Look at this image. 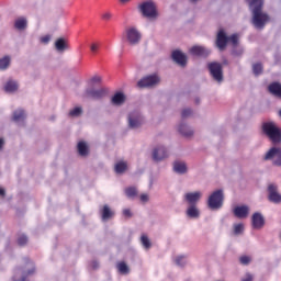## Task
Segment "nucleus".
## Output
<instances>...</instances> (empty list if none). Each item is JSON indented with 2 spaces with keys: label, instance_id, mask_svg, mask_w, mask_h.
Returning <instances> with one entry per match:
<instances>
[{
  "label": "nucleus",
  "instance_id": "obj_46",
  "mask_svg": "<svg viewBox=\"0 0 281 281\" xmlns=\"http://www.w3.org/2000/svg\"><path fill=\"white\" fill-rule=\"evenodd\" d=\"M91 82H93L94 85L100 83V82H102V77L94 76V77L91 78Z\"/></svg>",
  "mask_w": 281,
  "mask_h": 281
},
{
  "label": "nucleus",
  "instance_id": "obj_21",
  "mask_svg": "<svg viewBox=\"0 0 281 281\" xmlns=\"http://www.w3.org/2000/svg\"><path fill=\"white\" fill-rule=\"evenodd\" d=\"M100 212H101L102 221H109L110 218H113V216H114L113 211L111 210V207L108 204L103 205V207L101 209Z\"/></svg>",
  "mask_w": 281,
  "mask_h": 281
},
{
  "label": "nucleus",
  "instance_id": "obj_47",
  "mask_svg": "<svg viewBox=\"0 0 281 281\" xmlns=\"http://www.w3.org/2000/svg\"><path fill=\"white\" fill-rule=\"evenodd\" d=\"M241 281H254V276L251 273H246Z\"/></svg>",
  "mask_w": 281,
  "mask_h": 281
},
{
  "label": "nucleus",
  "instance_id": "obj_17",
  "mask_svg": "<svg viewBox=\"0 0 281 281\" xmlns=\"http://www.w3.org/2000/svg\"><path fill=\"white\" fill-rule=\"evenodd\" d=\"M190 54H192V56H201L202 58H207L210 50L203 46H193L190 48Z\"/></svg>",
  "mask_w": 281,
  "mask_h": 281
},
{
  "label": "nucleus",
  "instance_id": "obj_1",
  "mask_svg": "<svg viewBox=\"0 0 281 281\" xmlns=\"http://www.w3.org/2000/svg\"><path fill=\"white\" fill-rule=\"evenodd\" d=\"M252 8V24L255 27L262 30L269 23V14L262 12V0H246Z\"/></svg>",
  "mask_w": 281,
  "mask_h": 281
},
{
  "label": "nucleus",
  "instance_id": "obj_56",
  "mask_svg": "<svg viewBox=\"0 0 281 281\" xmlns=\"http://www.w3.org/2000/svg\"><path fill=\"white\" fill-rule=\"evenodd\" d=\"M191 1V3H196V1H199V0H190Z\"/></svg>",
  "mask_w": 281,
  "mask_h": 281
},
{
  "label": "nucleus",
  "instance_id": "obj_45",
  "mask_svg": "<svg viewBox=\"0 0 281 281\" xmlns=\"http://www.w3.org/2000/svg\"><path fill=\"white\" fill-rule=\"evenodd\" d=\"M190 115H192V110H191V109H184V110H182L181 116H182L183 119L190 117Z\"/></svg>",
  "mask_w": 281,
  "mask_h": 281
},
{
  "label": "nucleus",
  "instance_id": "obj_19",
  "mask_svg": "<svg viewBox=\"0 0 281 281\" xmlns=\"http://www.w3.org/2000/svg\"><path fill=\"white\" fill-rule=\"evenodd\" d=\"M166 157H168V151L166 150V147H158L154 149L153 151L154 161H161L162 159H166Z\"/></svg>",
  "mask_w": 281,
  "mask_h": 281
},
{
  "label": "nucleus",
  "instance_id": "obj_54",
  "mask_svg": "<svg viewBox=\"0 0 281 281\" xmlns=\"http://www.w3.org/2000/svg\"><path fill=\"white\" fill-rule=\"evenodd\" d=\"M120 3H128L131 0H119Z\"/></svg>",
  "mask_w": 281,
  "mask_h": 281
},
{
  "label": "nucleus",
  "instance_id": "obj_30",
  "mask_svg": "<svg viewBox=\"0 0 281 281\" xmlns=\"http://www.w3.org/2000/svg\"><path fill=\"white\" fill-rule=\"evenodd\" d=\"M14 27L15 30H25L27 27V20L25 18L15 20Z\"/></svg>",
  "mask_w": 281,
  "mask_h": 281
},
{
  "label": "nucleus",
  "instance_id": "obj_31",
  "mask_svg": "<svg viewBox=\"0 0 281 281\" xmlns=\"http://www.w3.org/2000/svg\"><path fill=\"white\" fill-rule=\"evenodd\" d=\"M55 47L57 52H65V49H67V42H65V38L60 37L55 42Z\"/></svg>",
  "mask_w": 281,
  "mask_h": 281
},
{
  "label": "nucleus",
  "instance_id": "obj_10",
  "mask_svg": "<svg viewBox=\"0 0 281 281\" xmlns=\"http://www.w3.org/2000/svg\"><path fill=\"white\" fill-rule=\"evenodd\" d=\"M128 124L130 128H139L142 124H144V119L139 112H132L128 115Z\"/></svg>",
  "mask_w": 281,
  "mask_h": 281
},
{
  "label": "nucleus",
  "instance_id": "obj_34",
  "mask_svg": "<svg viewBox=\"0 0 281 281\" xmlns=\"http://www.w3.org/2000/svg\"><path fill=\"white\" fill-rule=\"evenodd\" d=\"M140 243L145 249H150L153 247V244L150 243V239L146 235H142Z\"/></svg>",
  "mask_w": 281,
  "mask_h": 281
},
{
  "label": "nucleus",
  "instance_id": "obj_6",
  "mask_svg": "<svg viewBox=\"0 0 281 281\" xmlns=\"http://www.w3.org/2000/svg\"><path fill=\"white\" fill-rule=\"evenodd\" d=\"M225 196L223 195V190H216L214 191L210 196L207 201V205L210 210H221L223 207V201Z\"/></svg>",
  "mask_w": 281,
  "mask_h": 281
},
{
  "label": "nucleus",
  "instance_id": "obj_4",
  "mask_svg": "<svg viewBox=\"0 0 281 281\" xmlns=\"http://www.w3.org/2000/svg\"><path fill=\"white\" fill-rule=\"evenodd\" d=\"M138 12H140L142 16L145 19H158L159 11L157 10V4L153 1H145L138 4Z\"/></svg>",
  "mask_w": 281,
  "mask_h": 281
},
{
  "label": "nucleus",
  "instance_id": "obj_9",
  "mask_svg": "<svg viewBox=\"0 0 281 281\" xmlns=\"http://www.w3.org/2000/svg\"><path fill=\"white\" fill-rule=\"evenodd\" d=\"M159 82H160L159 76L149 75V76L142 78L137 82V87H139V89H146L148 87H155L156 85H159Z\"/></svg>",
  "mask_w": 281,
  "mask_h": 281
},
{
  "label": "nucleus",
  "instance_id": "obj_49",
  "mask_svg": "<svg viewBox=\"0 0 281 281\" xmlns=\"http://www.w3.org/2000/svg\"><path fill=\"white\" fill-rule=\"evenodd\" d=\"M140 201H142L143 203H147V201H148V194H146V193L142 194V195H140Z\"/></svg>",
  "mask_w": 281,
  "mask_h": 281
},
{
  "label": "nucleus",
  "instance_id": "obj_36",
  "mask_svg": "<svg viewBox=\"0 0 281 281\" xmlns=\"http://www.w3.org/2000/svg\"><path fill=\"white\" fill-rule=\"evenodd\" d=\"M252 71H254L255 76H260V74H262V64H260V63L254 64Z\"/></svg>",
  "mask_w": 281,
  "mask_h": 281
},
{
  "label": "nucleus",
  "instance_id": "obj_52",
  "mask_svg": "<svg viewBox=\"0 0 281 281\" xmlns=\"http://www.w3.org/2000/svg\"><path fill=\"white\" fill-rule=\"evenodd\" d=\"M0 196H5V190L0 188Z\"/></svg>",
  "mask_w": 281,
  "mask_h": 281
},
{
  "label": "nucleus",
  "instance_id": "obj_32",
  "mask_svg": "<svg viewBox=\"0 0 281 281\" xmlns=\"http://www.w3.org/2000/svg\"><path fill=\"white\" fill-rule=\"evenodd\" d=\"M25 120V111L16 110L13 112V122H21Z\"/></svg>",
  "mask_w": 281,
  "mask_h": 281
},
{
  "label": "nucleus",
  "instance_id": "obj_55",
  "mask_svg": "<svg viewBox=\"0 0 281 281\" xmlns=\"http://www.w3.org/2000/svg\"><path fill=\"white\" fill-rule=\"evenodd\" d=\"M200 100L199 99H195V104H200Z\"/></svg>",
  "mask_w": 281,
  "mask_h": 281
},
{
  "label": "nucleus",
  "instance_id": "obj_24",
  "mask_svg": "<svg viewBox=\"0 0 281 281\" xmlns=\"http://www.w3.org/2000/svg\"><path fill=\"white\" fill-rule=\"evenodd\" d=\"M178 131L183 137H192L194 135V131H192L188 125L180 124Z\"/></svg>",
  "mask_w": 281,
  "mask_h": 281
},
{
  "label": "nucleus",
  "instance_id": "obj_18",
  "mask_svg": "<svg viewBox=\"0 0 281 281\" xmlns=\"http://www.w3.org/2000/svg\"><path fill=\"white\" fill-rule=\"evenodd\" d=\"M268 92L274 98L281 99V83L278 81L271 82L268 86Z\"/></svg>",
  "mask_w": 281,
  "mask_h": 281
},
{
  "label": "nucleus",
  "instance_id": "obj_8",
  "mask_svg": "<svg viewBox=\"0 0 281 281\" xmlns=\"http://www.w3.org/2000/svg\"><path fill=\"white\" fill-rule=\"evenodd\" d=\"M209 71L216 82H221L223 80V65L221 63H210L207 65Z\"/></svg>",
  "mask_w": 281,
  "mask_h": 281
},
{
  "label": "nucleus",
  "instance_id": "obj_41",
  "mask_svg": "<svg viewBox=\"0 0 281 281\" xmlns=\"http://www.w3.org/2000/svg\"><path fill=\"white\" fill-rule=\"evenodd\" d=\"M101 19H102L103 21H111V19H113V13H111L110 11L104 12V13L101 15Z\"/></svg>",
  "mask_w": 281,
  "mask_h": 281
},
{
  "label": "nucleus",
  "instance_id": "obj_38",
  "mask_svg": "<svg viewBox=\"0 0 281 281\" xmlns=\"http://www.w3.org/2000/svg\"><path fill=\"white\" fill-rule=\"evenodd\" d=\"M18 245H19L20 247H24V245H27V236H25V235H20V236L18 237Z\"/></svg>",
  "mask_w": 281,
  "mask_h": 281
},
{
  "label": "nucleus",
  "instance_id": "obj_29",
  "mask_svg": "<svg viewBox=\"0 0 281 281\" xmlns=\"http://www.w3.org/2000/svg\"><path fill=\"white\" fill-rule=\"evenodd\" d=\"M116 269L119 270V273H122L123 276H127V273L131 272V269H128V266L124 261H120L116 265Z\"/></svg>",
  "mask_w": 281,
  "mask_h": 281
},
{
  "label": "nucleus",
  "instance_id": "obj_23",
  "mask_svg": "<svg viewBox=\"0 0 281 281\" xmlns=\"http://www.w3.org/2000/svg\"><path fill=\"white\" fill-rule=\"evenodd\" d=\"M77 150L80 157H87L89 155V145L81 140L77 145Z\"/></svg>",
  "mask_w": 281,
  "mask_h": 281
},
{
  "label": "nucleus",
  "instance_id": "obj_40",
  "mask_svg": "<svg viewBox=\"0 0 281 281\" xmlns=\"http://www.w3.org/2000/svg\"><path fill=\"white\" fill-rule=\"evenodd\" d=\"M239 262H240V265L247 266V265H249V262H251V257L244 255V256L239 257Z\"/></svg>",
  "mask_w": 281,
  "mask_h": 281
},
{
  "label": "nucleus",
  "instance_id": "obj_33",
  "mask_svg": "<svg viewBox=\"0 0 281 281\" xmlns=\"http://www.w3.org/2000/svg\"><path fill=\"white\" fill-rule=\"evenodd\" d=\"M10 67V56H4L0 59V70L5 71Z\"/></svg>",
  "mask_w": 281,
  "mask_h": 281
},
{
  "label": "nucleus",
  "instance_id": "obj_28",
  "mask_svg": "<svg viewBox=\"0 0 281 281\" xmlns=\"http://www.w3.org/2000/svg\"><path fill=\"white\" fill-rule=\"evenodd\" d=\"M18 89H19V83L12 80H9L4 86V91H7V93H14V91H18Z\"/></svg>",
  "mask_w": 281,
  "mask_h": 281
},
{
  "label": "nucleus",
  "instance_id": "obj_20",
  "mask_svg": "<svg viewBox=\"0 0 281 281\" xmlns=\"http://www.w3.org/2000/svg\"><path fill=\"white\" fill-rule=\"evenodd\" d=\"M234 215L237 218H247V216H249V207L245 205L236 206L234 209Z\"/></svg>",
  "mask_w": 281,
  "mask_h": 281
},
{
  "label": "nucleus",
  "instance_id": "obj_26",
  "mask_svg": "<svg viewBox=\"0 0 281 281\" xmlns=\"http://www.w3.org/2000/svg\"><path fill=\"white\" fill-rule=\"evenodd\" d=\"M200 214L196 204L190 205L187 210V216H189V218H199Z\"/></svg>",
  "mask_w": 281,
  "mask_h": 281
},
{
  "label": "nucleus",
  "instance_id": "obj_13",
  "mask_svg": "<svg viewBox=\"0 0 281 281\" xmlns=\"http://www.w3.org/2000/svg\"><path fill=\"white\" fill-rule=\"evenodd\" d=\"M106 89L101 88L99 90L95 89H90L86 91V95L88 98H92V100H102V98H104V95H106Z\"/></svg>",
  "mask_w": 281,
  "mask_h": 281
},
{
  "label": "nucleus",
  "instance_id": "obj_50",
  "mask_svg": "<svg viewBox=\"0 0 281 281\" xmlns=\"http://www.w3.org/2000/svg\"><path fill=\"white\" fill-rule=\"evenodd\" d=\"M49 35H46L44 37L41 38L42 43H49Z\"/></svg>",
  "mask_w": 281,
  "mask_h": 281
},
{
  "label": "nucleus",
  "instance_id": "obj_35",
  "mask_svg": "<svg viewBox=\"0 0 281 281\" xmlns=\"http://www.w3.org/2000/svg\"><path fill=\"white\" fill-rule=\"evenodd\" d=\"M125 194L126 196H128L130 199H133V196H137V189L131 187V188H127L125 190Z\"/></svg>",
  "mask_w": 281,
  "mask_h": 281
},
{
  "label": "nucleus",
  "instance_id": "obj_25",
  "mask_svg": "<svg viewBox=\"0 0 281 281\" xmlns=\"http://www.w3.org/2000/svg\"><path fill=\"white\" fill-rule=\"evenodd\" d=\"M173 170L178 172V175H186V172H188V166H186V162L176 161L173 164Z\"/></svg>",
  "mask_w": 281,
  "mask_h": 281
},
{
  "label": "nucleus",
  "instance_id": "obj_12",
  "mask_svg": "<svg viewBox=\"0 0 281 281\" xmlns=\"http://www.w3.org/2000/svg\"><path fill=\"white\" fill-rule=\"evenodd\" d=\"M171 57L177 65H180V67H186V65H188V56L180 50H173Z\"/></svg>",
  "mask_w": 281,
  "mask_h": 281
},
{
  "label": "nucleus",
  "instance_id": "obj_5",
  "mask_svg": "<svg viewBox=\"0 0 281 281\" xmlns=\"http://www.w3.org/2000/svg\"><path fill=\"white\" fill-rule=\"evenodd\" d=\"M265 161H272V166L281 168V147H271L263 156Z\"/></svg>",
  "mask_w": 281,
  "mask_h": 281
},
{
  "label": "nucleus",
  "instance_id": "obj_39",
  "mask_svg": "<svg viewBox=\"0 0 281 281\" xmlns=\"http://www.w3.org/2000/svg\"><path fill=\"white\" fill-rule=\"evenodd\" d=\"M243 232H245V225H243V224H235V226H234V234L238 235V234H243Z\"/></svg>",
  "mask_w": 281,
  "mask_h": 281
},
{
  "label": "nucleus",
  "instance_id": "obj_11",
  "mask_svg": "<svg viewBox=\"0 0 281 281\" xmlns=\"http://www.w3.org/2000/svg\"><path fill=\"white\" fill-rule=\"evenodd\" d=\"M227 43H229V38L227 34H225L224 30H220L216 36V47L223 52L225 47H227Z\"/></svg>",
  "mask_w": 281,
  "mask_h": 281
},
{
  "label": "nucleus",
  "instance_id": "obj_27",
  "mask_svg": "<svg viewBox=\"0 0 281 281\" xmlns=\"http://www.w3.org/2000/svg\"><path fill=\"white\" fill-rule=\"evenodd\" d=\"M127 168L128 165L126 164V161H119L114 166L116 175H123V172H126Z\"/></svg>",
  "mask_w": 281,
  "mask_h": 281
},
{
  "label": "nucleus",
  "instance_id": "obj_53",
  "mask_svg": "<svg viewBox=\"0 0 281 281\" xmlns=\"http://www.w3.org/2000/svg\"><path fill=\"white\" fill-rule=\"evenodd\" d=\"M3 144H4L3 138H0V149L3 148Z\"/></svg>",
  "mask_w": 281,
  "mask_h": 281
},
{
  "label": "nucleus",
  "instance_id": "obj_14",
  "mask_svg": "<svg viewBox=\"0 0 281 281\" xmlns=\"http://www.w3.org/2000/svg\"><path fill=\"white\" fill-rule=\"evenodd\" d=\"M268 191H269V201H271V203H281V194L278 193V187L274 184H270L268 187Z\"/></svg>",
  "mask_w": 281,
  "mask_h": 281
},
{
  "label": "nucleus",
  "instance_id": "obj_48",
  "mask_svg": "<svg viewBox=\"0 0 281 281\" xmlns=\"http://www.w3.org/2000/svg\"><path fill=\"white\" fill-rule=\"evenodd\" d=\"M123 216H126V218H131L133 216V213L128 209L123 210Z\"/></svg>",
  "mask_w": 281,
  "mask_h": 281
},
{
  "label": "nucleus",
  "instance_id": "obj_44",
  "mask_svg": "<svg viewBox=\"0 0 281 281\" xmlns=\"http://www.w3.org/2000/svg\"><path fill=\"white\" fill-rule=\"evenodd\" d=\"M176 265H178V267H183L186 265V257L180 256L176 259Z\"/></svg>",
  "mask_w": 281,
  "mask_h": 281
},
{
  "label": "nucleus",
  "instance_id": "obj_2",
  "mask_svg": "<svg viewBox=\"0 0 281 281\" xmlns=\"http://www.w3.org/2000/svg\"><path fill=\"white\" fill-rule=\"evenodd\" d=\"M34 273H36V266L30 258L25 257L22 266L14 269L13 281H26Z\"/></svg>",
  "mask_w": 281,
  "mask_h": 281
},
{
  "label": "nucleus",
  "instance_id": "obj_3",
  "mask_svg": "<svg viewBox=\"0 0 281 281\" xmlns=\"http://www.w3.org/2000/svg\"><path fill=\"white\" fill-rule=\"evenodd\" d=\"M262 133L269 137L272 144H280L281 143V130L277 127L273 122H265L262 123Z\"/></svg>",
  "mask_w": 281,
  "mask_h": 281
},
{
  "label": "nucleus",
  "instance_id": "obj_16",
  "mask_svg": "<svg viewBox=\"0 0 281 281\" xmlns=\"http://www.w3.org/2000/svg\"><path fill=\"white\" fill-rule=\"evenodd\" d=\"M184 200L187 201V203H189V205H196V203L201 201V192H189L184 195Z\"/></svg>",
  "mask_w": 281,
  "mask_h": 281
},
{
  "label": "nucleus",
  "instance_id": "obj_37",
  "mask_svg": "<svg viewBox=\"0 0 281 281\" xmlns=\"http://www.w3.org/2000/svg\"><path fill=\"white\" fill-rule=\"evenodd\" d=\"M82 108H75L69 112L70 117H78V115H81Z\"/></svg>",
  "mask_w": 281,
  "mask_h": 281
},
{
  "label": "nucleus",
  "instance_id": "obj_7",
  "mask_svg": "<svg viewBox=\"0 0 281 281\" xmlns=\"http://www.w3.org/2000/svg\"><path fill=\"white\" fill-rule=\"evenodd\" d=\"M125 38L130 45H137L142 41V33L135 26L125 30Z\"/></svg>",
  "mask_w": 281,
  "mask_h": 281
},
{
  "label": "nucleus",
  "instance_id": "obj_22",
  "mask_svg": "<svg viewBox=\"0 0 281 281\" xmlns=\"http://www.w3.org/2000/svg\"><path fill=\"white\" fill-rule=\"evenodd\" d=\"M124 102H126V97L122 92H116L112 97V104H115L116 106L124 104Z\"/></svg>",
  "mask_w": 281,
  "mask_h": 281
},
{
  "label": "nucleus",
  "instance_id": "obj_15",
  "mask_svg": "<svg viewBox=\"0 0 281 281\" xmlns=\"http://www.w3.org/2000/svg\"><path fill=\"white\" fill-rule=\"evenodd\" d=\"M254 229H262L265 227V217L260 213H255L251 218Z\"/></svg>",
  "mask_w": 281,
  "mask_h": 281
},
{
  "label": "nucleus",
  "instance_id": "obj_51",
  "mask_svg": "<svg viewBox=\"0 0 281 281\" xmlns=\"http://www.w3.org/2000/svg\"><path fill=\"white\" fill-rule=\"evenodd\" d=\"M98 267H100L98 261H92V269H98Z\"/></svg>",
  "mask_w": 281,
  "mask_h": 281
},
{
  "label": "nucleus",
  "instance_id": "obj_43",
  "mask_svg": "<svg viewBox=\"0 0 281 281\" xmlns=\"http://www.w3.org/2000/svg\"><path fill=\"white\" fill-rule=\"evenodd\" d=\"M98 49H100V44L99 43H92L90 45V52H92V54H98Z\"/></svg>",
  "mask_w": 281,
  "mask_h": 281
},
{
  "label": "nucleus",
  "instance_id": "obj_42",
  "mask_svg": "<svg viewBox=\"0 0 281 281\" xmlns=\"http://www.w3.org/2000/svg\"><path fill=\"white\" fill-rule=\"evenodd\" d=\"M228 42L232 43L233 45H238V35L233 34L228 37Z\"/></svg>",
  "mask_w": 281,
  "mask_h": 281
}]
</instances>
